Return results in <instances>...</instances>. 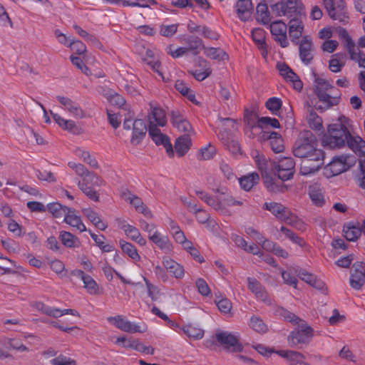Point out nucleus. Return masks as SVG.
<instances>
[{
    "instance_id": "64",
    "label": "nucleus",
    "mask_w": 365,
    "mask_h": 365,
    "mask_svg": "<svg viewBox=\"0 0 365 365\" xmlns=\"http://www.w3.org/2000/svg\"><path fill=\"white\" fill-rule=\"evenodd\" d=\"M137 340L128 339L125 336H119L116 339L115 343L125 348L133 349L135 350Z\"/></svg>"
},
{
    "instance_id": "31",
    "label": "nucleus",
    "mask_w": 365,
    "mask_h": 365,
    "mask_svg": "<svg viewBox=\"0 0 365 365\" xmlns=\"http://www.w3.org/2000/svg\"><path fill=\"white\" fill-rule=\"evenodd\" d=\"M252 3L251 0H239L236 4V12L238 18L245 21L251 14Z\"/></svg>"
},
{
    "instance_id": "10",
    "label": "nucleus",
    "mask_w": 365,
    "mask_h": 365,
    "mask_svg": "<svg viewBox=\"0 0 365 365\" xmlns=\"http://www.w3.org/2000/svg\"><path fill=\"white\" fill-rule=\"evenodd\" d=\"M297 1L298 0H281L270 5L271 11L276 16L292 17L302 11Z\"/></svg>"
},
{
    "instance_id": "32",
    "label": "nucleus",
    "mask_w": 365,
    "mask_h": 365,
    "mask_svg": "<svg viewBox=\"0 0 365 365\" xmlns=\"http://www.w3.org/2000/svg\"><path fill=\"white\" fill-rule=\"evenodd\" d=\"M183 43L189 53L197 55L200 50L204 48L203 41L201 38L195 36H189L184 38Z\"/></svg>"
},
{
    "instance_id": "56",
    "label": "nucleus",
    "mask_w": 365,
    "mask_h": 365,
    "mask_svg": "<svg viewBox=\"0 0 365 365\" xmlns=\"http://www.w3.org/2000/svg\"><path fill=\"white\" fill-rule=\"evenodd\" d=\"M178 24H162L159 26V33L161 36L165 37H171L178 31Z\"/></svg>"
},
{
    "instance_id": "15",
    "label": "nucleus",
    "mask_w": 365,
    "mask_h": 365,
    "mask_svg": "<svg viewBox=\"0 0 365 365\" xmlns=\"http://www.w3.org/2000/svg\"><path fill=\"white\" fill-rule=\"evenodd\" d=\"M295 163L291 157L281 158L277 165L274 166L278 178L286 181L293 177Z\"/></svg>"
},
{
    "instance_id": "42",
    "label": "nucleus",
    "mask_w": 365,
    "mask_h": 365,
    "mask_svg": "<svg viewBox=\"0 0 365 365\" xmlns=\"http://www.w3.org/2000/svg\"><path fill=\"white\" fill-rule=\"evenodd\" d=\"M314 90L316 96L319 95V91H321L322 93H327L329 91H337L332 85L322 78H317L315 79Z\"/></svg>"
},
{
    "instance_id": "59",
    "label": "nucleus",
    "mask_w": 365,
    "mask_h": 365,
    "mask_svg": "<svg viewBox=\"0 0 365 365\" xmlns=\"http://www.w3.org/2000/svg\"><path fill=\"white\" fill-rule=\"evenodd\" d=\"M280 231L293 243H295L301 247H302L304 245V242L301 237L296 235L294 232H293L292 230L287 228L286 227L282 226L280 227Z\"/></svg>"
},
{
    "instance_id": "47",
    "label": "nucleus",
    "mask_w": 365,
    "mask_h": 365,
    "mask_svg": "<svg viewBox=\"0 0 365 365\" xmlns=\"http://www.w3.org/2000/svg\"><path fill=\"white\" fill-rule=\"evenodd\" d=\"M148 134L151 139L155 143L156 145H165L168 141L169 138L163 135L160 130L157 128H150L148 129Z\"/></svg>"
},
{
    "instance_id": "46",
    "label": "nucleus",
    "mask_w": 365,
    "mask_h": 365,
    "mask_svg": "<svg viewBox=\"0 0 365 365\" xmlns=\"http://www.w3.org/2000/svg\"><path fill=\"white\" fill-rule=\"evenodd\" d=\"M257 20L263 24H269L271 18L266 4L260 3L257 6Z\"/></svg>"
},
{
    "instance_id": "21",
    "label": "nucleus",
    "mask_w": 365,
    "mask_h": 365,
    "mask_svg": "<svg viewBox=\"0 0 365 365\" xmlns=\"http://www.w3.org/2000/svg\"><path fill=\"white\" fill-rule=\"evenodd\" d=\"M171 123L180 132L190 136L193 133V129L190 122L178 110L171 112Z\"/></svg>"
},
{
    "instance_id": "51",
    "label": "nucleus",
    "mask_w": 365,
    "mask_h": 365,
    "mask_svg": "<svg viewBox=\"0 0 365 365\" xmlns=\"http://www.w3.org/2000/svg\"><path fill=\"white\" fill-rule=\"evenodd\" d=\"M287 83H289L294 89L296 91H301L303 87V83L299 77L291 68L288 73L284 78Z\"/></svg>"
},
{
    "instance_id": "36",
    "label": "nucleus",
    "mask_w": 365,
    "mask_h": 365,
    "mask_svg": "<svg viewBox=\"0 0 365 365\" xmlns=\"http://www.w3.org/2000/svg\"><path fill=\"white\" fill-rule=\"evenodd\" d=\"M83 214L96 227L101 230H105L108 225L106 222H103L98 214L91 208H85L82 210Z\"/></svg>"
},
{
    "instance_id": "22",
    "label": "nucleus",
    "mask_w": 365,
    "mask_h": 365,
    "mask_svg": "<svg viewBox=\"0 0 365 365\" xmlns=\"http://www.w3.org/2000/svg\"><path fill=\"white\" fill-rule=\"evenodd\" d=\"M56 98L63 106V109L69 112L73 117L77 118H83L85 117V112L78 103L68 97L61 96H58Z\"/></svg>"
},
{
    "instance_id": "52",
    "label": "nucleus",
    "mask_w": 365,
    "mask_h": 365,
    "mask_svg": "<svg viewBox=\"0 0 365 365\" xmlns=\"http://www.w3.org/2000/svg\"><path fill=\"white\" fill-rule=\"evenodd\" d=\"M249 326L251 329L258 333H264L267 330V325L262 319L257 316H252L249 322Z\"/></svg>"
},
{
    "instance_id": "7",
    "label": "nucleus",
    "mask_w": 365,
    "mask_h": 365,
    "mask_svg": "<svg viewBox=\"0 0 365 365\" xmlns=\"http://www.w3.org/2000/svg\"><path fill=\"white\" fill-rule=\"evenodd\" d=\"M330 18L346 24L348 22L346 8L344 0H322Z\"/></svg>"
},
{
    "instance_id": "29",
    "label": "nucleus",
    "mask_w": 365,
    "mask_h": 365,
    "mask_svg": "<svg viewBox=\"0 0 365 365\" xmlns=\"http://www.w3.org/2000/svg\"><path fill=\"white\" fill-rule=\"evenodd\" d=\"M149 240L165 252H170L173 250L172 242L168 236L162 235L158 230L154 231L153 235H150Z\"/></svg>"
},
{
    "instance_id": "57",
    "label": "nucleus",
    "mask_w": 365,
    "mask_h": 365,
    "mask_svg": "<svg viewBox=\"0 0 365 365\" xmlns=\"http://www.w3.org/2000/svg\"><path fill=\"white\" fill-rule=\"evenodd\" d=\"M215 302L218 309L224 314L230 313L232 309V302L227 298L216 297Z\"/></svg>"
},
{
    "instance_id": "14",
    "label": "nucleus",
    "mask_w": 365,
    "mask_h": 365,
    "mask_svg": "<svg viewBox=\"0 0 365 365\" xmlns=\"http://www.w3.org/2000/svg\"><path fill=\"white\" fill-rule=\"evenodd\" d=\"M350 286L355 290H359L365 283L364 263L356 262L353 264L350 272Z\"/></svg>"
},
{
    "instance_id": "44",
    "label": "nucleus",
    "mask_w": 365,
    "mask_h": 365,
    "mask_svg": "<svg viewBox=\"0 0 365 365\" xmlns=\"http://www.w3.org/2000/svg\"><path fill=\"white\" fill-rule=\"evenodd\" d=\"M70 207L66 206H63L58 202H53L49 203L48 205V211L53 215V216L56 218H60L63 217L65 218V215H67L68 210H70Z\"/></svg>"
},
{
    "instance_id": "41",
    "label": "nucleus",
    "mask_w": 365,
    "mask_h": 365,
    "mask_svg": "<svg viewBox=\"0 0 365 365\" xmlns=\"http://www.w3.org/2000/svg\"><path fill=\"white\" fill-rule=\"evenodd\" d=\"M60 238L63 245L69 248L80 247L81 242L78 238L69 232L62 231Z\"/></svg>"
},
{
    "instance_id": "43",
    "label": "nucleus",
    "mask_w": 365,
    "mask_h": 365,
    "mask_svg": "<svg viewBox=\"0 0 365 365\" xmlns=\"http://www.w3.org/2000/svg\"><path fill=\"white\" fill-rule=\"evenodd\" d=\"M119 244L122 251L128 255L129 257L135 261L140 260L138 250L133 245L123 240L119 241Z\"/></svg>"
},
{
    "instance_id": "48",
    "label": "nucleus",
    "mask_w": 365,
    "mask_h": 365,
    "mask_svg": "<svg viewBox=\"0 0 365 365\" xmlns=\"http://www.w3.org/2000/svg\"><path fill=\"white\" fill-rule=\"evenodd\" d=\"M182 333L194 339H200L204 336V331L201 328L191 324L185 325Z\"/></svg>"
},
{
    "instance_id": "62",
    "label": "nucleus",
    "mask_w": 365,
    "mask_h": 365,
    "mask_svg": "<svg viewBox=\"0 0 365 365\" xmlns=\"http://www.w3.org/2000/svg\"><path fill=\"white\" fill-rule=\"evenodd\" d=\"M50 362L52 365H76L75 360L63 355L51 359Z\"/></svg>"
},
{
    "instance_id": "11",
    "label": "nucleus",
    "mask_w": 365,
    "mask_h": 365,
    "mask_svg": "<svg viewBox=\"0 0 365 365\" xmlns=\"http://www.w3.org/2000/svg\"><path fill=\"white\" fill-rule=\"evenodd\" d=\"M305 18L306 16L303 11L289 18V35L292 42L295 44L299 43V40L302 36L304 28L303 20Z\"/></svg>"
},
{
    "instance_id": "9",
    "label": "nucleus",
    "mask_w": 365,
    "mask_h": 365,
    "mask_svg": "<svg viewBox=\"0 0 365 365\" xmlns=\"http://www.w3.org/2000/svg\"><path fill=\"white\" fill-rule=\"evenodd\" d=\"M313 336V329L307 324H302L291 331L288 336V342L292 347H297L308 344Z\"/></svg>"
},
{
    "instance_id": "33",
    "label": "nucleus",
    "mask_w": 365,
    "mask_h": 365,
    "mask_svg": "<svg viewBox=\"0 0 365 365\" xmlns=\"http://www.w3.org/2000/svg\"><path fill=\"white\" fill-rule=\"evenodd\" d=\"M252 38L261 51V54L265 57L267 54V46L265 43L264 31L262 29H254L252 31Z\"/></svg>"
},
{
    "instance_id": "13",
    "label": "nucleus",
    "mask_w": 365,
    "mask_h": 365,
    "mask_svg": "<svg viewBox=\"0 0 365 365\" xmlns=\"http://www.w3.org/2000/svg\"><path fill=\"white\" fill-rule=\"evenodd\" d=\"M269 28L274 40L282 48L289 46L287 38V25L282 20H277L269 22Z\"/></svg>"
},
{
    "instance_id": "1",
    "label": "nucleus",
    "mask_w": 365,
    "mask_h": 365,
    "mask_svg": "<svg viewBox=\"0 0 365 365\" xmlns=\"http://www.w3.org/2000/svg\"><path fill=\"white\" fill-rule=\"evenodd\" d=\"M295 157L302 158L299 173L302 175H310L317 172L324 165V153L314 144L312 133L299 139L293 147Z\"/></svg>"
},
{
    "instance_id": "50",
    "label": "nucleus",
    "mask_w": 365,
    "mask_h": 365,
    "mask_svg": "<svg viewBox=\"0 0 365 365\" xmlns=\"http://www.w3.org/2000/svg\"><path fill=\"white\" fill-rule=\"evenodd\" d=\"M287 83H289L294 89L296 91H301L303 87V83L299 77L291 68L288 73L284 78Z\"/></svg>"
},
{
    "instance_id": "27",
    "label": "nucleus",
    "mask_w": 365,
    "mask_h": 365,
    "mask_svg": "<svg viewBox=\"0 0 365 365\" xmlns=\"http://www.w3.org/2000/svg\"><path fill=\"white\" fill-rule=\"evenodd\" d=\"M248 288L258 300L269 302L268 294L261 283L255 278H247Z\"/></svg>"
},
{
    "instance_id": "37",
    "label": "nucleus",
    "mask_w": 365,
    "mask_h": 365,
    "mask_svg": "<svg viewBox=\"0 0 365 365\" xmlns=\"http://www.w3.org/2000/svg\"><path fill=\"white\" fill-rule=\"evenodd\" d=\"M307 103H309V102H307ZM312 106L313 105L309 104L307 121L310 128L316 130H320L322 128V119L314 111Z\"/></svg>"
},
{
    "instance_id": "2",
    "label": "nucleus",
    "mask_w": 365,
    "mask_h": 365,
    "mask_svg": "<svg viewBox=\"0 0 365 365\" xmlns=\"http://www.w3.org/2000/svg\"><path fill=\"white\" fill-rule=\"evenodd\" d=\"M323 143L330 148H340L346 143L352 150L365 163V141L359 136H352L346 126L340 123L331 124L328 127L327 133L322 139Z\"/></svg>"
},
{
    "instance_id": "20",
    "label": "nucleus",
    "mask_w": 365,
    "mask_h": 365,
    "mask_svg": "<svg viewBox=\"0 0 365 365\" xmlns=\"http://www.w3.org/2000/svg\"><path fill=\"white\" fill-rule=\"evenodd\" d=\"M299 53L301 61L309 65L314 58V46L309 36H304L299 45Z\"/></svg>"
},
{
    "instance_id": "55",
    "label": "nucleus",
    "mask_w": 365,
    "mask_h": 365,
    "mask_svg": "<svg viewBox=\"0 0 365 365\" xmlns=\"http://www.w3.org/2000/svg\"><path fill=\"white\" fill-rule=\"evenodd\" d=\"M175 88L181 94L187 96L189 100H190L191 101H194L195 97V94L192 93V91L190 89V88L182 81H180V80L176 81V82L175 83Z\"/></svg>"
},
{
    "instance_id": "5",
    "label": "nucleus",
    "mask_w": 365,
    "mask_h": 365,
    "mask_svg": "<svg viewBox=\"0 0 365 365\" xmlns=\"http://www.w3.org/2000/svg\"><path fill=\"white\" fill-rule=\"evenodd\" d=\"M253 158L263 179L264 184L267 190L270 192H277L280 191V187L275 182L273 177V166L271 162L267 161L265 157L262 154L256 153L253 154Z\"/></svg>"
},
{
    "instance_id": "4",
    "label": "nucleus",
    "mask_w": 365,
    "mask_h": 365,
    "mask_svg": "<svg viewBox=\"0 0 365 365\" xmlns=\"http://www.w3.org/2000/svg\"><path fill=\"white\" fill-rule=\"evenodd\" d=\"M263 209L269 211L278 220L284 222L298 230L304 228V222L284 205L275 202H265Z\"/></svg>"
},
{
    "instance_id": "61",
    "label": "nucleus",
    "mask_w": 365,
    "mask_h": 365,
    "mask_svg": "<svg viewBox=\"0 0 365 365\" xmlns=\"http://www.w3.org/2000/svg\"><path fill=\"white\" fill-rule=\"evenodd\" d=\"M68 48H71L78 55H81L86 51V45L79 40H71Z\"/></svg>"
},
{
    "instance_id": "16",
    "label": "nucleus",
    "mask_w": 365,
    "mask_h": 365,
    "mask_svg": "<svg viewBox=\"0 0 365 365\" xmlns=\"http://www.w3.org/2000/svg\"><path fill=\"white\" fill-rule=\"evenodd\" d=\"M321 105H314V101L310 100V104L318 110L324 112L331 107L336 106L339 102V95L337 91H329L327 93H322L321 91H319V95H317Z\"/></svg>"
},
{
    "instance_id": "49",
    "label": "nucleus",
    "mask_w": 365,
    "mask_h": 365,
    "mask_svg": "<svg viewBox=\"0 0 365 365\" xmlns=\"http://www.w3.org/2000/svg\"><path fill=\"white\" fill-rule=\"evenodd\" d=\"M287 83H289L294 89L296 91H301L303 87V83L299 77L291 68L288 73L284 78Z\"/></svg>"
},
{
    "instance_id": "19",
    "label": "nucleus",
    "mask_w": 365,
    "mask_h": 365,
    "mask_svg": "<svg viewBox=\"0 0 365 365\" xmlns=\"http://www.w3.org/2000/svg\"><path fill=\"white\" fill-rule=\"evenodd\" d=\"M91 180L92 183L96 184L99 186L101 184V180L94 174H88L81 181H78V185L83 192L90 199L94 201H98V195L96 190L92 187V185H86V182Z\"/></svg>"
},
{
    "instance_id": "12",
    "label": "nucleus",
    "mask_w": 365,
    "mask_h": 365,
    "mask_svg": "<svg viewBox=\"0 0 365 365\" xmlns=\"http://www.w3.org/2000/svg\"><path fill=\"white\" fill-rule=\"evenodd\" d=\"M217 341L225 349L239 352L242 346L239 341L238 336L228 331H218L215 334Z\"/></svg>"
},
{
    "instance_id": "54",
    "label": "nucleus",
    "mask_w": 365,
    "mask_h": 365,
    "mask_svg": "<svg viewBox=\"0 0 365 365\" xmlns=\"http://www.w3.org/2000/svg\"><path fill=\"white\" fill-rule=\"evenodd\" d=\"M258 127L264 129L268 127L278 128L280 127L279 122L277 119L270 117H262L257 120Z\"/></svg>"
},
{
    "instance_id": "40",
    "label": "nucleus",
    "mask_w": 365,
    "mask_h": 365,
    "mask_svg": "<svg viewBox=\"0 0 365 365\" xmlns=\"http://www.w3.org/2000/svg\"><path fill=\"white\" fill-rule=\"evenodd\" d=\"M344 234L345 238L347 240L355 241L361 234V230H360V223L358 222L357 225L349 223L344 228Z\"/></svg>"
},
{
    "instance_id": "34",
    "label": "nucleus",
    "mask_w": 365,
    "mask_h": 365,
    "mask_svg": "<svg viewBox=\"0 0 365 365\" xmlns=\"http://www.w3.org/2000/svg\"><path fill=\"white\" fill-rule=\"evenodd\" d=\"M192 145L191 139L187 135H183L176 139L175 149L179 157L183 156L187 153Z\"/></svg>"
},
{
    "instance_id": "28",
    "label": "nucleus",
    "mask_w": 365,
    "mask_h": 365,
    "mask_svg": "<svg viewBox=\"0 0 365 365\" xmlns=\"http://www.w3.org/2000/svg\"><path fill=\"white\" fill-rule=\"evenodd\" d=\"M308 195L315 206L322 207L324 205V193L320 185L317 183L310 185L308 187Z\"/></svg>"
},
{
    "instance_id": "30",
    "label": "nucleus",
    "mask_w": 365,
    "mask_h": 365,
    "mask_svg": "<svg viewBox=\"0 0 365 365\" xmlns=\"http://www.w3.org/2000/svg\"><path fill=\"white\" fill-rule=\"evenodd\" d=\"M63 221L81 232L86 231V227L83 223L81 217L77 215L76 211L73 209L71 208L68 210L67 215H65Z\"/></svg>"
},
{
    "instance_id": "58",
    "label": "nucleus",
    "mask_w": 365,
    "mask_h": 365,
    "mask_svg": "<svg viewBox=\"0 0 365 365\" xmlns=\"http://www.w3.org/2000/svg\"><path fill=\"white\" fill-rule=\"evenodd\" d=\"M83 287L90 294H96L98 291V286L96 282L89 275L83 279Z\"/></svg>"
},
{
    "instance_id": "24",
    "label": "nucleus",
    "mask_w": 365,
    "mask_h": 365,
    "mask_svg": "<svg viewBox=\"0 0 365 365\" xmlns=\"http://www.w3.org/2000/svg\"><path fill=\"white\" fill-rule=\"evenodd\" d=\"M262 138L269 142L270 148L274 153H279L284 151V140L282 136L277 132L264 131L262 135Z\"/></svg>"
},
{
    "instance_id": "35",
    "label": "nucleus",
    "mask_w": 365,
    "mask_h": 365,
    "mask_svg": "<svg viewBox=\"0 0 365 365\" xmlns=\"http://www.w3.org/2000/svg\"><path fill=\"white\" fill-rule=\"evenodd\" d=\"M346 54L344 53H337L331 56L329 60V68L333 73L341 71L345 64Z\"/></svg>"
},
{
    "instance_id": "63",
    "label": "nucleus",
    "mask_w": 365,
    "mask_h": 365,
    "mask_svg": "<svg viewBox=\"0 0 365 365\" xmlns=\"http://www.w3.org/2000/svg\"><path fill=\"white\" fill-rule=\"evenodd\" d=\"M289 361L293 365H307V364L304 361V356L302 354L292 351L289 355Z\"/></svg>"
},
{
    "instance_id": "26",
    "label": "nucleus",
    "mask_w": 365,
    "mask_h": 365,
    "mask_svg": "<svg viewBox=\"0 0 365 365\" xmlns=\"http://www.w3.org/2000/svg\"><path fill=\"white\" fill-rule=\"evenodd\" d=\"M163 266L173 277L181 279L185 276V269L182 265L168 257H164L162 260Z\"/></svg>"
},
{
    "instance_id": "53",
    "label": "nucleus",
    "mask_w": 365,
    "mask_h": 365,
    "mask_svg": "<svg viewBox=\"0 0 365 365\" xmlns=\"http://www.w3.org/2000/svg\"><path fill=\"white\" fill-rule=\"evenodd\" d=\"M200 65L204 67L202 71L200 69H195L192 72V75L195 78L199 81H203L212 73V70L209 66H207V62L206 61H202L200 62Z\"/></svg>"
},
{
    "instance_id": "45",
    "label": "nucleus",
    "mask_w": 365,
    "mask_h": 365,
    "mask_svg": "<svg viewBox=\"0 0 365 365\" xmlns=\"http://www.w3.org/2000/svg\"><path fill=\"white\" fill-rule=\"evenodd\" d=\"M217 150L214 145L209 143L205 147L201 148L197 155V158L200 160H209L212 159L216 155Z\"/></svg>"
},
{
    "instance_id": "3",
    "label": "nucleus",
    "mask_w": 365,
    "mask_h": 365,
    "mask_svg": "<svg viewBox=\"0 0 365 365\" xmlns=\"http://www.w3.org/2000/svg\"><path fill=\"white\" fill-rule=\"evenodd\" d=\"M227 189L222 188L221 190L217 189L216 192L221 195L215 197L210 194L202 191L196 190L195 194L209 206L217 211L222 215H228L230 213L227 207L231 206H240L242 205V202L235 200L232 195L226 193Z\"/></svg>"
},
{
    "instance_id": "60",
    "label": "nucleus",
    "mask_w": 365,
    "mask_h": 365,
    "mask_svg": "<svg viewBox=\"0 0 365 365\" xmlns=\"http://www.w3.org/2000/svg\"><path fill=\"white\" fill-rule=\"evenodd\" d=\"M195 286L201 295L207 297L211 294V290L204 279H197L195 282Z\"/></svg>"
},
{
    "instance_id": "6",
    "label": "nucleus",
    "mask_w": 365,
    "mask_h": 365,
    "mask_svg": "<svg viewBox=\"0 0 365 365\" xmlns=\"http://www.w3.org/2000/svg\"><path fill=\"white\" fill-rule=\"evenodd\" d=\"M356 163V158L351 154H341L334 156L332 160L326 166L327 171L332 175H337L346 171Z\"/></svg>"
},
{
    "instance_id": "18",
    "label": "nucleus",
    "mask_w": 365,
    "mask_h": 365,
    "mask_svg": "<svg viewBox=\"0 0 365 365\" xmlns=\"http://www.w3.org/2000/svg\"><path fill=\"white\" fill-rule=\"evenodd\" d=\"M107 320L116 328L125 332L142 333L144 331L140 329L139 325L127 320L121 315H118L116 317H108Z\"/></svg>"
},
{
    "instance_id": "17",
    "label": "nucleus",
    "mask_w": 365,
    "mask_h": 365,
    "mask_svg": "<svg viewBox=\"0 0 365 365\" xmlns=\"http://www.w3.org/2000/svg\"><path fill=\"white\" fill-rule=\"evenodd\" d=\"M150 112L148 115V129L165 126L167 120L164 110L153 103H150Z\"/></svg>"
},
{
    "instance_id": "38",
    "label": "nucleus",
    "mask_w": 365,
    "mask_h": 365,
    "mask_svg": "<svg viewBox=\"0 0 365 365\" xmlns=\"http://www.w3.org/2000/svg\"><path fill=\"white\" fill-rule=\"evenodd\" d=\"M259 179L258 174L252 173L240 178V185L243 190L250 191L258 182Z\"/></svg>"
},
{
    "instance_id": "23",
    "label": "nucleus",
    "mask_w": 365,
    "mask_h": 365,
    "mask_svg": "<svg viewBox=\"0 0 365 365\" xmlns=\"http://www.w3.org/2000/svg\"><path fill=\"white\" fill-rule=\"evenodd\" d=\"M118 226L132 241L135 242L140 246H145L146 245V240L141 236L138 228L127 223L125 220H119Z\"/></svg>"
},
{
    "instance_id": "8",
    "label": "nucleus",
    "mask_w": 365,
    "mask_h": 365,
    "mask_svg": "<svg viewBox=\"0 0 365 365\" xmlns=\"http://www.w3.org/2000/svg\"><path fill=\"white\" fill-rule=\"evenodd\" d=\"M123 128L127 130L132 129L130 143L133 145H139L143 141L148 130L147 125L142 119H125L123 122Z\"/></svg>"
},
{
    "instance_id": "39",
    "label": "nucleus",
    "mask_w": 365,
    "mask_h": 365,
    "mask_svg": "<svg viewBox=\"0 0 365 365\" xmlns=\"http://www.w3.org/2000/svg\"><path fill=\"white\" fill-rule=\"evenodd\" d=\"M203 49L205 55L211 59L224 61L228 58L227 54L220 48L204 46Z\"/></svg>"
},
{
    "instance_id": "25",
    "label": "nucleus",
    "mask_w": 365,
    "mask_h": 365,
    "mask_svg": "<svg viewBox=\"0 0 365 365\" xmlns=\"http://www.w3.org/2000/svg\"><path fill=\"white\" fill-rule=\"evenodd\" d=\"M122 197L126 202L132 205L138 212L143 214L146 217H152L151 211L143 204L142 200L138 196L126 190L122 193Z\"/></svg>"
}]
</instances>
